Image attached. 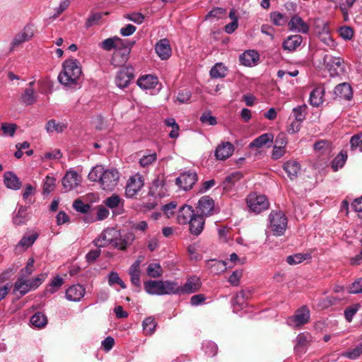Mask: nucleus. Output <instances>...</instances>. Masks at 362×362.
Listing matches in <instances>:
<instances>
[{"label":"nucleus","instance_id":"1","mask_svg":"<svg viewBox=\"0 0 362 362\" xmlns=\"http://www.w3.org/2000/svg\"><path fill=\"white\" fill-rule=\"evenodd\" d=\"M81 74V69L76 59L66 60L63 65V71L59 74V81L64 86L76 84Z\"/></svg>","mask_w":362,"mask_h":362},{"label":"nucleus","instance_id":"2","mask_svg":"<svg viewBox=\"0 0 362 362\" xmlns=\"http://www.w3.org/2000/svg\"><path fill=\"white\" fill-rule=\"evenodd\" d=\"M46 274H40L33 279L19 276L13 286V292H18L21 296L25 295L30 291L37 289L45 280Z\"/></svg>","mask_w":362,"mask_h":362},{"label":"nucleus","instance_id":"3","mask_svg":"<svg viewBox=\"0 0 362 362\" xmlns=\"http://www.w3.org/2000/svg\"><path fill=\"white\" fill-rule=\"evenodd\" d=\"M270 228L274 235H284L287 228V218L281 211H272L269 214Z\"/></svg>","mask_w":362,"mask_h":362},{"label":"nucleus","instance_id":"4","mask_svg":"<svg viewBox=\"0 0 362 362\" xmlns=\"http://www.w3.org/2000/svg\"><path fill=\"white\" fill-rule=\"evenodd\" d=\"M246 202L250 209L257 214L266 210L269 207V202L267 197L262 194L252 193L247 196Z\"/></svg>","mask_w":362,"mask_h":362},{"label":"nucleus","instance_id":"5","mask_svg":"<svg viewBox=\"0 0 362 362\" xmlns=\"http://www.w3.org/2000/svg\"><path fill=\"white\" fill-rule=\"evenodd\" d=\"M119 179V173L116 169L105 170L100 183L103 189L112 191L117 185Z\"/></svg>","mask_w":362,"mask_h":362},{"label":"nucleus","instance_id":"6","mask_svg":"<svg viewBox=\"0 0 362 362\" xmlns=\"http://www.w3.org/2000/svg\"><path fill=\"white\" fill-rule=\"evenodd\" d=\"M134 78V69L127 66L120 69L115 76V84L119 88L127 87Z\"/></svg>","mask_w":362,"mask_h":362},{"label":"nucleus","instance_id":"7","mask_svg":"<svg viewBox=\"0 0 362 362\" xmlns=\"http://www.w3.org/2000/svg\"><path fill=\"white\" fill-rule=\"evenodd\" d=\"M144 186V179L139 174L129 177L126 186L125 194L128 197H134Z\"/></svg>","mask_w":362,"mask_h":362},{"label":"nucleus","instance_id":"8","mask_svg":"<svg viewBox=\"0 0 362 362\" xmlns=\"http://www.w3.org/2000/svg\"><path fill=\"white\" fill-rule=\"evenodd\" d=\"M197 181V175L195 172H185L176 178L175 182L180 188L188 190Z\"/></svg>","mask_w":362,"mask_h":362},{"label":"nucleus","instance_id":"9","mask_svg":"<svg viewBox=\"0 0 362 362\" xmlns=\"http://www.w3.org/2000/svg\"><path fill=\"white\" fill-rule=\"evenodd\" d=\"M117 230L110 228L105 230L99 238L95 239L93 243L95 246L98 247H105L107 245L112 243L114 239L118 235Z\"/></svg>","mask_w":362,"mask_h":362},{"label":"nucleus","instance_id":"10","mask_svg":"<svg viewBox=\"0 0 362 362\" xmlns=\"http://www.w3.org/2000/svg\"><path fill=\"white\" fill-rule=\"evenodd\" d=\"M134 236L131 233H121L118 231V235L114 239L112 245L119 250H126L127 248L132 245Z\"/></svg>","mask_w":362,"mask_h":362},{"label":"nucleus","instance_id":"11","mask_svg":"<svg viewBox=\"0 0 362 362\" xmlns=\"http://www.w3.org/2000/svg\"><path fill=\"white\" fill-rule=\"evenodd\" d=\"M312 341V337L308 332L299 334L296 339L294 351L298 355L304 354Z\"/></svg>","mask_w":362,"mask_h":362},{"label":"nucleus","instance_id":"12","mask_svg":"<svg viewBox=\"0 0 362 362\" xmlns=\"http://www.w3.org/2000/svg\"><path fill=\"white\" fill-rule=\"evenodd\" d=\"M65 191L69 192L76 187L81 182V176L76 171H69L62 180Z\"/></svg>","mask_w":362,"mask_h":362},{"label":"nucleus","instance_id":"13","mask_svg":"<svg viewBox=\"0 0 362 362\" xmlns=\"http://www.w3.org/2000/svg\"><path fill=\"white\" fill-rule=\"evenodd\" d=\"M200 279L197 276L189 278L182 286L178 285L179 294L192 293L201 288Z\"/></svg>","mask_w":362,"mask_h":362},{"label":"nucleus","instance_id":"14","mask_svg":"<svg viewBox=\"0 0 362 362\" xmlns=\"http://www.w3.org/2000/svg\"><path fill=\"white\" fill-rule=\"evenodd\" d=\"M234 146L230 142H223L216 149L215 156L217 160H224L232 156Z\"/></svg>","mask_w":362,"mask_h":362},{"label":"nucleus","instance_id":"15","mask_svg":"<svg viewBox=\"0 0 362 362\" xmlns=\"http://www.w3.org/2000/svg\"><path fill=\"white\" fill-rule=\"evenodd\" d=\"M197 209L201 216H210L214 209V202L209 196H204L199 199Z\"/></svg>","mask_w":362,"mask_h":362},{"label":"nucleus","instance_id":"16","mask_svg":"<svg viewBox=\"0 0 362 362\" xmlns=\"http://www.w3.org/2000/svg\"><path fill=\"white\" fill-rule=\"evenodd\" d=\"M310 319V310L306 306H303L296 310V314L291 318L295 327H300L306 324Z\"/></svg>","mask_w":362,"mask_h":362},{"label":"nucleus","instance_id":"17","mask_svg":"<svg viewBox=\"0 0 362 362\" xmlns=\"http://www.w3.org/2000/svg\"><path fill=\"white\" fill-rule=\"evenodd\" d=\"M283 169L287 173L288 177L293 180L298 177L301 166L297 160L291 159L284 163Z\"/></svg>","mask_w":362,"mask_h":362},{"label":"nucleus","instance_id":"18","mask_svg":"<svg viewBox=\"0 0 362 362\" xmlns=\"http://www.w3.org/2000/svg\"><path fill=\"white\" fill-rule=\"evenodd\" d=\"M288 27L291 30H295L302 33H307L310 29L309 25L300 16L296 15L293 16L290 20Z\"/></svg>","mask_w":362,"mask_h":362},{"label":"nucleus","instance_id":"19","mask_svg":"<svg viewBox=\"0 0 362 362\" xmlns=\"http://www.w3.org/2000/svg\"><path fill=\"white\" fill-rule=\"evenodd\" d=\"M84 294L85 289L80 284L73 285L66 291V298L71 301L80 300Z\"/></svg>","mask_w":362,"mask_h":362},{"label":"nucleus","instance_id":"20","mask_svg":"<svg viewBox=\"0 0 362 362\" xmlns=\"http://www.w3.org/2000/svg\"><path fill=\"white\" fill-rule=\"evenodd\" d=\"M155 50L163 60L168 59L171 55V47L167 39H162L157 42Z\"/></svg>","mask_w":362,"mask_h":362},{"label":"nucleus","instance_id":"21","mask_svg":"<svg viewBox=\"0 0 362 362\" xmlns=\"http://www.w3.org/2000/svg\"><path fill=\"white\" fill-rule=\"evenodd\" d=\"M4 183L6 187L13 190H18L22 186L19 178L12 172H6L4 175Z\"/></svg>","mask_w":362,"mask_h":362},{"label":"nucleus","instance_id":"22","mask_svg":"<svg viewBox=\"0 0 362 362\" xmlns=\"http://www.w3.org/2000/svg\"><path fill=\"white\" fill-rule=\"evenodd\" d=\"M334 93L336 98L345 100H350L353 95L352 88L347 83L337 85L334 88Z\"/></svg>","mask_w":362,"mask_h":362},{"label":"nucleus","instance_id":"23","mask_svg":"<svg viewBox=\"0 0 362 362\" xmlns=\"http://www.w3.org/2000/svg\"><path fill=\"white\" fill-rule=\"evenodd\" d=\"M188 223H189L190 232L197 235L203 230L205 221L202 216L194 214Z\"/></svg>","mask_w":362,"mask_h":362},{"label":"nucleus","instance_id":"24","mask_svg":"<svg viewBox=\"0 0 362 362\" xmlns=\"http://www.w3.org/2000/svg\"><path fill=\"white\" fill-rule=\"evenodd\" d=\"M33 36V33L30 30V28H25L22 32L19 33L14 37L11 43V49H13L22 43L30 40Z\"/></svg>","mask_w":362,"mask_h":362},{"label":"nucleus","instance_id":"25","mask_svg":"<svg viewBox=\"0 0 362 362\" xmlns=\"http://www.w3.org/2000/svg\"><path fill=\"white\" fill-rule=\"evenodd\" d=\"M158 82L157 77L153 75H146L137 80V85L142 89L148 90L155 88Z\"/></svg>","mask_w":362,"mask_h":362},{"label":"nucleus","instance_id":"26","mask_svg":"<svg viewBox=\"0 0 362 362\" xmlns=\"http://www.w3.org/2000/svg\"><path fill=\"white\" fill-rule=\"evenodd\" d=\"M160 296L179 294L178 284L173 281H160Z\"/></svg>","mask_w":362,"mask_h":362},{"label":"nucleus","instance_id":"27","mask_svg":"<svg viewBox=\"0 0 362 362\" xmlns=\"http://www.w3.org/2000/svg\"><path fill=\"white\" fill-rule=\"evenodd\" d=\"M259 59V54L253 50H248L240 56V62L244 66H251L255 65Z\"/></svg>","mask_w":362,"mask_h":362},{"label":"nucleus","instance_id":"28","mask_svg":"<svg viewBox=\"0 0 362 362\" xmlns=\"http://www.w3.org/2000/svg\"><path fill=\"white\" fill-rule=\"evenodd\" d=\"M325 88L322 86H318L313 89L310 94V103L314 107H318L323 103V96Z\"/></svg>","mask_w":362,"mask_h":362},{"label":"nucleus","instance_id":"29","mask_svg":"<svg viewBox=\"0 0 362 362\" xmlns=\"http://www.w3.org/2000/svg\"><path fill=\"white\" fill-rule=\"evenodd\" d=\"M194 210L192 206L188 205L183 206L178 212L177 221L180 224H186L189 219L194 216Z\"/></svg>","mask_w":362,"mask_h":362},{"label":"nucleus","instance_id":"30","mask_svg":"<svg viewBox=\"0 0 362 362\" xmlns=\"http://www.w3.org/2000/svg\"><path fill=\"white\" fill-rule=\"evenodd\" d=\"M160 281L148 280L144 283V290L150 295L160 296Z\"/></svg>","mask_w":362,"mask_h":362},{"label":"nucleus","instance_id":"31","mask_svg":"<svg viewBox=\"0 0 362 362\" xmlns=\"http://www.w3.org/2000/svg\"><path fill=\"white\" fill-rule=\"evenodd\" d=\"M302 42V37L298 35L288 37L283 43L284 49L288 51L295 50Z\"/></svg>","mask_w":362,"mask_h":362},{"label":"nucleus","instance_id":"32","mask_svg":"<svg viewBox=\"0 0 362 362\" xmlns=\"http://www.w3.org/2000/svg\"><path fill=\"white\" fill-rule=\"evenodd\" d=\"M21 102L27 105L34 104L37 100V95L33 88L25 89L21 97Z\"/></svg>","mask_w":362,"mask_h":362},{"label":"nucleus","instance_id":"33","mask_svg":"<svg viewBox=\"0 0 362 362\" xmlns=\"http://www.w3.org/2000/svg\"><path fill=\"white\" fill-rule=\"evenodd\" d=\"M243 177L240 172H235L227 176L223 182V189L229 191Z\"/></svg>","mask_w":362,"mask_h":362},{"label":"nucleus","instance_id":"34","mask_svg":"<svg viewBox=\"0 0 362 362\" xmlns=\"http://www.w3.org/2000/svg\"><path fill=\"white\" fill-rule=\"evenodd\" d=\"M324 61L327 64V66H329L330 69L334 68L335 74H338V69L340 71H342V64L344 62V60L340 57H328L326 55L324 57Z\"/></svg>","mask_w":362,"mask_h":362},{"label":"nucleus","instance_id":"35","mask_svg":"<svg viewBox=\"0 0 362 362\" xmlns=\"http://www.w3.org/2000/svg\"><path fill=\"white\" fill-rule=\"evenodd\" d=\"M292 112L295 119L294 120L302 123L308 114V106L305 104L298 105L293 108Z\"/></svg>","mask_w":362,"mask_h":362},{"label":"nucleus","instance_id":"36","mask_svg":"<svg viewBox=\"0 0 362 362\" xmlns=\"http://www.w3.org/2000/svg\"><path fill=\"white\" fill-rule=\"evenodd\" d=\"M274 136L272 134H264L256 138L250 144V148H261L269 141H272Z\"/></svg>","mask_w":362,"mask_h":362},{"label":"nucleus","instance_id":"37","mask_svg":"<svg viewBox=\"0 0 362 362\" xmlns=\"http://www.w3.org/2000/svg\"><path fill=\"white\" fill-rule=\"evenodd\" d=\"M140 274V267H138V264L131 265L129 269V274L130 276L132 284L136 287L141 286Z\"/></svg>","mask_w":362,"mask_h":362},{"label":"nucleus","instance_id":"38","mask_svg":"<svg viewBox=\"0 0 362 362\" xmlns=\"http://www.w3.org/2000/svg\"><path fill=\"white\" fill-rule=\"evenodd\" d=\"M64 284V280L59 276L54 277L49 284L47 288L45 291V295L47 293H55Z\"/></svg>","mask_w":362,"mask_h":362},{"label":"nucleus","instance_id":"39","mask_svg":"<svg viewBox=\"0 0 362 362\" xmlns=\"http://www.w3.org/2000/svg\"><path fill=\"white\" fill-rule=\"evenodd\" d=\"M30 322L35 327L42 328L47 325V319L45 315L38 312L32 316Z\"/></svg>","mask_w":362,"mask_h":362},{"label":"nucleus","instance_id":"40","mask_svg":"<svg viewBox=\"0 0 362 362\" xmlns=\"http://www.w3.org/2000/svg\"><path fill=\"white\" fill-rule=\"evenodd\" d=\"M163 270L161 266L158 263H151L147 269L146 274L151 278H158L162 276Z\"/></svg>","mask_w":362,"mask_h":362},{"label":"nucleus","instance_id":"41","mask_svg":"<svg viewBox=\"0 0 362 362\" xmlns=\"http://www.w3.org/2000/svg\"><path fill=\"white\" fill-rule=\"evenodd\" d=\"M105 170L103 166L97 165L92 168L88 177L90 181H98L100 183Z\"/></svg>","mask_w":362,"mask_h":362},{"label":"nucleus","instance_id":"42","mask_svg":"<svg viewBox=\"0 0 362 362\" xmlns=\"http://www.w3.org/2000/svg\"><path fill=\"white\" fill-rule=\"evenodd\" d=\"M143 329L146 334H152L156 329V322L153 317H148L143 321Z\"/></svg>","mask_w":362,"mask_h":362},{"label":"nucleus","instance_id":"43","mask_svg":"<svg viewBox=\"0 0 362 362\" xmlns=\"http://www.w3.org/2000/svg\"><path fill=\"white\" fill-rule=\"evenodd\" d=\"M310 258V255L308 253L302 254L297 253L293 255H289L286 257V262L290 265L297 264L301 263L303 261Z\"/></svg>","mask_w":362,"mask_h":362},{"label":"nucleus","instance_id":"44","mask_svg":"<svg viewBox=\"0 0 362 362\" xmlns=\"http://www.w3.org/2000/svg\"><path fill=\"white\" fill-rule=\"evenodd\" d=\"M226 66L222 64L218 63L211 68L210 76L214 78H223L226 76Z\"/></svg>","mask_w":362,"mask_h":362},{"label":"nucleus","instance_id":"45","mask_svg":"<svg viewBox=\"0 0 362 362\" xmlns=\"http://www.w3.org/2000/svg\"><path fill=\"white\" fill-rule=\"evenodd\" d=\"M208 264L211 267L212 272L215 274H220L226 270V264L224 261L211 260Z\"/></svg>","mask_w":362,"mask_h":362},{"label":"nucleus","instance_id":"46","mask_svg":"<svg viewBox=\"0 0 362 362\" xmlns=\"http://www.w3.org/2000/svg\"><path fill=\"white\" fill-rule=\"evenodd\" d=\"M38 235L37 233L30 235H24L18 243L17 247H22L24 249H27L33 245Z\"/></svg>","mask_w":362,"mask_h":362},{"label":"nucleus","instance_id":"47","mask_svg":"<svg viewBox=\"0 0 362 362\" xmlns=\"http://www.w3.org/2000/svg\"><path fill=\"white\" fill-rule=\"evenodd\" d=\"M66 128V125L62 123H57L55 120L51 119L46 124V130L47 132H62Z\"/></svg>","mask_w":362,"mask_h":362},{"label":"nucleus","instance_id":"48","mask_svg":"<svg viewBox=\"0 0 362 362\" xmlns=\"http://www.w3.org/2000/svg\"><path fill=\"white\" fill-rule=\"evenodd\" d=\"M202 348L208 356H214L217 354L218 346L216 344L212 341H205L202 344Z\"/></svg>","mask_w":362,"mask_h":362},{"label":"nucleus","instance_id":"49","mask_svg":"<svg viewBox=\"0 0 362 362\" xmlns=\"http://www.w3.org/2000/svg\"><path fill=\"white\" fill-rule=\"evenodd\" d=\"M347 158L346 153L340 152L337 156L334 159L332 168L334 171H337L339 168H341Z\"/></svg>","mask_w":362,"mask_h":362},{"label":"nucleus","instance_id":"50","mask_svg":"<svg viewBox=\"0 0 362 362\" xmlns=\"http://www.w3.org/2000/svg\"><path fill=\"white\" fill-rule=\"evenodd\" d=\"M251 293L249 291H240L238 292L233 300L234 305H243L245 304V300L248 299L250 296Z\"/></svg>","mask_w":362,"mask_h":362},{"label":"nucleus","instance_id":"51","mask_svg":"<svg viewBox=\"0 0 362 362\" xmlns=\"http://www.w3.org/2000/svg\"><path fill=\"white\" fill-rule=\"evenodd\" d=\"M115 42L117 43L115 44L116 45H115L116 52L114 54L115 59L117 57V55L120 53V50H122V49H124L127 47L126 44L129 45V48H132V47L133 46V44H134V42H129L127 40H122L121 38H119L118 37H115Z\"/></svg>","mask_w":362,"mask_h":362},{"label":"nucleus","instance_id":"52","mask_svg":"<svg viewBox=\"0 0 362 362\" xmlns=\"http://www.w3.org/2000/svg\"><path fill=\"white\" fill-rule=\"evenodd\" d=\"M34 262V259L30 258L28 260L26 266L20 271L19 276L28 277L35 270Z\"/></svg>","mask_w":362,"mask_h":362},{"label":"nucleus","instance_id":"53","mask_svg":"<svg viewBox=\"0 0 362 362\" xmlns=\"http://www.w3.org/2000/svg\"><path fill=\"white\" fill-rule=\"evenodd\" d=\"M163 181L159 179L155 180L153 182L152 186L150 188V192L153 196H162L163 192H160L163 187Z\"/></svg>","mask_w":362,"mask_h":362},{"label":"nucleus","instance_id":"54","mask_svg":"<svg viewBox=\"0 0 362 362\" xmlns=\"http://www.w3.org/2000/svg\"><path fill=\"white\" fill-rule=\"evenodd\" d=\"M362 353V344H359L357 347L355 349L351 350L344 351L341 354V356H345L351 360H355L356 359L360 354Z\"/></svg>","mask_w":362,"mask_h":362},{"label":"nucleus","instance_id":"55","mask_svg":"<svg viewBox=\"0 0 362 362\" xmlns=\"http://www.w3.org/2000/svg\"><path fill=\"white\" fill-rule=\"evenodd\" d=\"M26 211V207L23 206L19 207L16 216L13 218V222L15 224L21 225L25 223Z\"/></svg>","mask_w":362,"mask_h":362},{"label":"nucleus","instance_id":"56","mask_svg":"<svg viewBox=\"0 0 362 362\" xmlns=\"http://www.w3.org/2000/svg\"><path fill=\"white\" fill-rule=\"evenodd\" d=\"M272 23L276 25H283L286 23L285 16L279 12H273L270 14Z\"/></svg>","mask_w":362,"mask_h":362},{"label":"nucleus","instance_id":"57","mask_svg":"<svg viewBox=\"0 0 362 362\" xmlns=\"http://www.w3.org/2000/svg\"><path fill=\"white\" fill-rule=\"evenodd\" d=\"M350 144L352 151L358 147H361V151H362V132L351 136Z\"/></svg>","mask_w":362,"mask_h":362},{"label":"nucleus","instance_id":"58","mask_svg":"<svg viewBox=\"0 0 362 362\" xmlns=\"http://www.w3.org/2000/svg\"><path fill=\"white\" fill-rule=\"evenodd\" d=\"M349 292L350 293H362V278L356 279L349 286Z\"/></svg>","mask_w":362,"mask_h":362},{"label":"nucleus","instance_id":"59","mask_svg":"<svg viewBox=\"0 0 362 362\" xmlns=\"http://www.w3.org/2000/svg\"><path fill=\"white\" fill-rule=\"evenodd\" d=\"M121 199L119 197L114 194L105 199V204L110 209H114L119 205Z\"/></svg>","mask_w":362,"mask_h":362},{"label":"nucleus","instance_id":"60","mask_svg":"<svg viewBox=\"0 0 362 362\" xmlns=\"http://www.w3.org/2000/svg\"><path fill=\"white\" fill-rule=\"evenodd\" d=\"M16 129H17V125L16 124H11V123H2L1 124V130L4 135L13 136L15 134Z\"/></svg>","mask_w":362,"mask_h":362},{"label":"nucleus","instance_id":"61","mask_svg":"<svg viewBox=\"0 0 362 362\" xmlns=\"http://www.w3.org/2000/svg\"><path fill=\"white\" fill-rule=\"evenodd\" d=\"M55 178L50 176H47L43 185V192L45 194H49L52 192L55 185Z\"/></svg>","mask_w":362,"mask_h":362},{"label":"nucleus","instance_id":"62","mask_svg":"<svg viewBox=\"0 0 362 362\" xmlns=\"http://www.w3.org/2000/svg\"><path fill=\"white\" fill-rule=\"evenodd\" d=\"M156 160V153H152L148 155L143 156L139 160V163L142 167H147L152 164Z\"/></svg>","mask_w":362,"mask_h":362},{"label":"nucleus","instance_id":"63","mask_svg":"<svg viewBox=\"0 0 362 362\" xmlns=\"http://www.w3.org/2000/svg\"><path fill=\"white\" fill-rule=\"evenodd\" d=\"M73 206L76 211L83 214L87 213L90 207L89 204H84L82 201L79 199H76L74 201Z\"/></svg>","mask_w":362,"mask_h":362},{"label":"nucleus","instance_id":"64","mask_svg":"<svg viewBox=\"0 0 362 362\" xmlns=\"http://www.w3.org/2000/svg\"><path fill=\"white\" fill-rule=\"evenodd\" d=\"M340 36L344 40H351L354 35V31L349 26H344L339 30Z\"/></svg>","mask_w":362,"mask_h":362}]
</instances>
